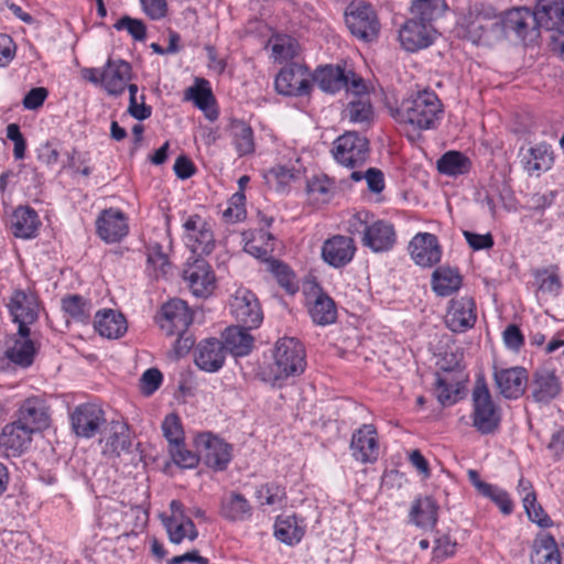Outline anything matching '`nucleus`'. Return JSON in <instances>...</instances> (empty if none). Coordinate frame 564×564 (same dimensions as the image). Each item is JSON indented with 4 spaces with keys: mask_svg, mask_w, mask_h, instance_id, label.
Here are the masks:
<instances>
[{
    "mask_svg": "<svg viewBox=\"0 0 564 564\" xmlns=\"http://www.w3.org/2000/svg\"><path fill=\"white\" fill-rule=\"evenodd\" d=\"M273 361L263 367L259 376L272 386H280L290 377L302 375L306 367L305 349L293 337L280 338L273 349Z\"/></svg>",
    "mask_w": 564,
    "mask_h": 564,
    "instance_id": "obj_2",
    "label": "nucleus"
},
{
    "mask_svg": "<svg viewBox=\"0 0 564 564\" xmlns=\"http://www.w3.org/2000/svg\"><path fill=\"white\" fill-rule=\"evenodd\" d=\"M468 479L477 491L495 502L503 514H510L512 512L513 503L506 490L482 481L478 473L474 469L468 470Z\"/></svg>",
    "mask_w": 564,
    "mask_h": 564,
    "instance_id": "obj_29",
    "label": "nucleus"
},
{
    "mask_svg": "<svg viewBox=\"0 0 564 564\" xmlns=\"http://www.w3.org/2000/svg\"><path fill=\"white\" fill-rule=\"evenodd\" d=\"M294 176V170L284 165L273 166L264 174L267 184L278 192L284 191Z\"/></svg>",
    "mask_w": 564,
    "mask_h": 564,
    "instance_id": "obj_55",
    "label": "nucleus"
},
{
    "mask_svg": "<svg viewBox=\"0 0 564 564\" xmlns=\"http://www.w3.org/2000/svg\"><path fill=\"white\" fill-rule=\"evenodd\" d=\"M185 96L187 99H192L195 106L205 112L207 119L210 121L217 119L218 112L213 107L215 98L206 79H196L195 85L186 89Z\"/></svg>",
    "mask_w": 564,
    "mask_h": 564,
    "instance_id": "obj_37",
    "label": "nucleus"
},
{
    "mask_svg": "<svg viewBox=\"0 0 564 564\" xmlns=\"http://www.w3.org/2000/svg\"><path fill=\"white\" fill-rule=\"evenodd\" d=\"M170 454L173 462L182 468H195L200 459L199 453L187 449L184 442L170 447Z\"/></svg>",
    "mask_w": 564,
    "mask_h": 564,
    "instance_id": "obj_58",
    "label": "nucleus"
},
{
    "mask_svg": "<svg viewBox=\"0 0 564 564\" xmlns=\"http://www.w3.org/2000/svg\"><path fill=\"white\" fill-rule=\"evenodd\" d=\"M267 270L273 274L276 282L289 293H295L297 286L294 282V273L280 260L267 259Z\"/></svg>",
    "mask_w": 564,
    "mask_h": 564,
    "instance_id": "obj_52",
    "label": "nucleus"
},
{
    "mask_svg": "<svg viewBox=\"0 0 564 564\" xmlns=\"http://www.w3.org/2000/svg\"><path fill=\"white\" fill-rule=\"evenodd\" d=\"M459 383L454 382L452 379L436 376L435 391L437 400L442 405H451L457 402L459 393Z\"/></svg>",
    "mask_w": 564,
    "mask_h": 564,
    "instance_id": "obj_53",
    "label": "nucleus"
},
{
    "mask_svg": "<svg viewBox=\"0 0 564 564\" xmlns=\"http://www.w3.org/2000/svg\"><path fill=\"white\" fill-rule=\"evenodd\" d=\"M413 261L421 267H432L440 262L442 250L437 237L430 232L416 234L409 243Z\"/></svg>",
    "mask_w": 564,
    "mask_h": 564,
    "instance_id": "obj_18",
    "label": "nucleus"
},
{
    "mask_svg": "<svg viewBox=\"0 0 564 564\" xmlns=\"http://www.w3.org/2000/svg\"><path fill=\"white\" fill-rule=\"evenodd\" d=\"M554 162L551 145L539 143L530 149L521 156V164L530 175H540L542 172L549 171Z\"/></svg>",
    "mask_w": 564,
    "mask_h": 564,
    "instance_id": "obj_28",
    "label": "nucleus"
},
{
    "mask_svg": "<svg viewBox=\"0 0 564 564\" xmlns=\"http://www.w3.org/2000/svg\"><path fill=\"white\" fill-rule=\"evenodd\" d=\"M219 513L227 521L243 522L252 517V507L243 495L230 491L221 498Z\"/></svg>",
    "mask_w": 564,
    "mask_h": 564,
    "instance_id": "obj_27",
    "label": "nucleus"
},
{
    "mask_svg": "<svg viewBox=\"0 0 564 564\" xmlns=\"http://www.w3.org/2000/svg\"><path fill=\"white\" fill-rule=\"evenodd\" d=\"M345 117L355 123L370 122L373 117L372 106L368 96L354 97L345 109Z\"/></svg>",
    "mask_w": 564,
    "mask_h": 564,
    "instance_id": "obj_48",
    "label": "nucleus"
},
{
    "mask_svg": "<svg viewBox=\"0 0 564 564\" xmlns=\"http://www.w3.org/2000/svg\"><path fill=\"white\" fill-rule=\"evenodd\" d=\"M274 535L279 541L288 545H294L302 540L304 529L299 524L295 516H280L275 520Z\"/></svg>",
    "mask_w": 564,
    "mask_h": 564,
    "instance_id": "obj_42",
    "label": "nucleus"
},
{
    "mask_svg": "<svg viewBox=\"0 0 564 564\" xmlns=\"http://www.w3.org/2000/svg\"><path fill=\"white\" fill-rule=\"evenodd\" d=\"M350 449L352 457L362 463H372L379 455L377 430L372 424H364L351 437Z\"/></svg>",
    "mask_w": 564,
    "mask_h": 564,
    "instance_id": "obj_17",
    "label": "nucleus"
},
{
    "mask_svg": "<svg viewBox=\"0 0 564 564\" xmlns=\"http://www.w3.org/2000/svg\"><path fill=\"white\" fill-rule=\"evenodd\" d=\"M62 308L72 318L86 322L90 317L93 305L83 296L74 294L62 299Z\"/></svg>",
    "mask_w": 564,
    "mask_h": 564,
    "instance_id": "obj_49",
    "label": "nucleus"
},
{
    "mask_svg": "<svg viewBox=\"0 0 564 564\" xmlns=\"http://www.w3.org/2000/svg\"><path fill=\"white\" fill-rule=\"evenodd\" d=\"M193 322V315L186 302L173 299L161 307L160 327L167 336L185 334Z\"/></svg>",
    "mask_w": 564,
    "mask_h": 564,
    "instance_id": "obj_10",
    "label": "nucleus"
},
{
    "mask_svg": "<svg viewBox=\"0 0 564 564\" xmlns=\"http://www.w3.org/2000/svg\"><path fill=\"white\" fill-rule=\"evenodd\" d=\"M350 178L355 182L366 180L368 189L372 193H381L384 188L383 173L376 167H370L365 173L354 171L350 174Z\"/></svg>",
    "mask_w": 564,
    "mask_h": 564,
    "instance_id": "obj_57",
    "label": "nucleus"
},
{
    "mask_svg": "<svg viewBox=\"0 0 564 564\" xmlns=\"http://www.w3.org/2000/svg\"><path fill=\"white\" fill-rule=\"evenodd\" d=\"M313 79L323 91L330 94L343 89L347 84L345 69L333 65L319 67L315 72Z\"/></svg>",
    "mask_w": 564,
    "mask_h": 564,
    "instance_id": "obj_39",
    "label": "nucleus"
},
{
    "mask_svg": "<svg viewBox=\"0 0 564 564\" xmlns=\"http://www.w3.org/2000/svg\"><path fill=\"white\" fill-rule=\"evenodd\" d=\"M227 352L221 340L208 338L202 340L195 348L194 360L196 366L207 372L218 371L225 362Z\"/></svg>",
    "mask_w": 564,
    "mask_h": 564,
    "instance_id": "obj_23",
    "label": "nucleus"
},
{
    "mask_svg": "<svg viewBox=\"0 0 564 564\" xmlns=\"http://www.w3.org/2000/svg\"><path fill=\"white\" fill-rule=\"evenodd\" d=\"M332 154L338 164L356 169L369 156V141L357 132H345L333 142Z\"/></svg>",
    "mask_w": 564,
    "mask_h": 564,
    "instance_id": "obj_6",
    "label": "nucleus"
},
{
    "mask_svg": "<svg viewBox=\"0 0 564 564\" xmlns=\"http://www.w3.org/2000/svg\"><path fill=\"white\" fill-rule=\"evenodd\" d=\"M248 327L243 325L231 326L224 332V346L226 352L230 351L234 356H247L253 347V337L248 333Z\"/></svg>",
    "mask_w": 564,
    "mask_h": 564,
    "instance_id": "obj_36",
    "label": "nucleus"
},
{
    "mask_svg": "<svg viewBox=\"0 0 564 564\" xmlns=\"http://www.w3.org/2000/svg\"><path fill=\"white\" fill-rule=\"evenodd\" d=\"M389 110L395 121L419 131L436 129L444 115L441 99L427 88L408 93L398 106Z\"/></svg>",
    "mask_w": 564,
    "mask_h": 564,
    "instance_id": "obj_1",
    "label": "nucleus"
},
{
    "mask_svg": "<svg viewBox=\"0 0 564 564\" xmlns=\"http://www.w3.org/2000/svg\"><path fill=\"white\" fill-rule=\"evenodd\" d=\"M307 193L319 203H328L335 193L334 182L326 175L314 176L307 182Z\"/></svg>",
    "mask_w": 564,
    "mask_h": 564,
    "instance_id": "obj_51",
    "label": "nucleus"
},
{
    "mask_svg": "<svg viewBox=\"0 0 564 564\" xmlns=\"http://www.w3.org/2000/svg\"><path fill=\"white\" fill-rule=\"evenodd\" d=\"M231 133L236 151L240 156L254 151L253 132L250 126L243 121H234L231 124Z\"/></svg>",
    "mask_w": 564,
    "mask_h": 564,
    "instance_id": "obj_47",
    "label": "nucleus"
},
{
    "mask_svg": "<svg viewBox=\"0 0 564 564\" xmlns=\"http://www.w3.org/2000/svg\"><path fill=\"white\" fill-rule=\"evenodd\" d=\"M533 13L539 29L556 33L564 24V0H538Z\"/></svg>",
    "mask_w": 564,
    "mask_h": 564,
    "instance_id": "obj_26",
    "label": "nucleus"
},
{
    "mask_svg": "<svg viewBox=\"0 0 564 564\" xmlns=\"http://www.w3.org/2000/svg\"><path fill=\"white\" fill-rule=\"evenodd\" d=\"M462 285V276L456 269L440 267L433 272L432 288L440 296H448Z\"/></svg>",
    "mask_w": 564,
    "mask_h": 564,
    "instance_id": "obj_41",
    "label": "nucleus"
},
{
    "mask_svg": "<svg viewBox=\"0 0 564 564\" xmlns=\"http://www.w3.org/2000/svg\"><path fill=\"white\" fill-rule=\"evenodd\" d=\"M162 431L167 440L170 447L184 442V432L181 420L177 414L170 413L162 422Z\"/></svg>",
    "mask_w": 564,
    "mask_h": 564,
    "instance_id": "obj_56",
    "label": "nucleus"
},
{
    "mask_svg": "<svg viewBox=\"0 0 564 564\" xmlns=\"http://www.w3.org/2000/svg\"><path fill=\"white\" fill-rule=\"evenodd\" d=\"M184 279L192 293L198 297H206L216 288L215 275L210 265L204 259H196L184 270Z\"/></svg>",
    "mask_w": 564,
    "mask_h": 564,
    "instance_id": "obj_20",
    "label": "nucleus"
},
{
    "mask_svg": "<svg viewBox=\"0 0 564 564\" xmlns=\"http://www.w3.org/2000/svg\"><path fill=\"white\" fill-rule=\"evenodd\" d=\"M162 373L155 368L145 370L141 377L142 391L145 394H152L162 383Z\"/></svg>",
    "mask_w": 564,
    "mask_h": 564,
    "instance_id": "obj_64",
    "label": "nucleus"
},
{
    "mask_svg": "<svg viewBox=\"0 0 564 564\" xmlns=\"http://www.w3.org/2000/svg\"><path fill=\"white\" fill-rule=\"evenodd\" d=\"M438 505L431 496L420 497L414 500L411 510V521L423 529H432L437 522Z\"/></svg>",
    "mask_w": 564,
    "mask_h": 564,
    "instance_id": "obj_33",
    "label": "nucleus"
},
{
    "mask_svg": "<svg viewBox=\"0 0 564 564\" xmlns=\"http://www.w3.org/2000/svg\"><path fill=\"white\" fill-rule=\"evenodd\" d=\"M169 539L174 544H180L185 538L194 541L198 536V531L191 519L181 522H165Z\"/></svg>",
    "mask_w": 564,
    "mask_h": 564,
    "instance_id": "obj_54",
    "label": "nucleus"
},
{
    "mask_svg": "<svg viewBox=\"0 0 564 564\" xmlns=\"http://www.w3.org/2000/svg\"><path fill=\"white\" fill-rule=\"evenodd\" d=\"M299 44L290 36H278L272 44V54L275 59L288 61L297 53Z\"/></svg>",
    "mask_w": 564,
    "mask_h": 564,
    "instance_id": "obj_59",
    "label": "nucleus"
},
{
    "mask_svg": "<svg viewBox=\"0 0 564 564\" xmlns=\"http://www.w3.org/2000/svg\"><path fill=\"white\" fill-rule=\"evenodd\" d=\"M346 24L351 34L356 37L371 42L378 37L380 23L372 6L360 1L348 7L346 13Z\"/></svg>",
    "mask_w": 564,
    "mask_h": 564,
    "instance_id": "obj_7",
    "label": "nucleus"
},
{
    "mask_svg": "<svg viewBox=\"0 0 564 564\" xmlns=\"http://www.w3.org/2000/svg\"><path fill=\"white\" fill-rule=\"evenodd\" d=\"M446 9L444 0H412L411 15L432 24Z\"/></svg>",
    "mask_w": 564,
    "mask_h": 564,
    "instance_id": "obj_45",
    "label": "nucleus"
},
{
    "mask_svg": "<svg viewBox=\"0 0 564 564\" xmlns=\"http://www.w3.org/2000/svg\"><path fill=\"white\" fill-rule=\"evenodd\" d=\"M275 89L284 96H305L311 91L308 69L300 64L283 67L275 76Z\"/></svg>",
    "mask_w": 564,
    "mask_h": 564,
    "instance_id": "obj_11",
    "label": "nucleus"
},
{
    "mask_svg": "<svg viewBox=\"0 0 564 564\" xmlns=\"http://www.w3.org/2000/svg\"><path fill=\"white\" fill-rule=\"evenodd\" d=\"M500 17L496 14L485 15L478 13L470 23V31L477 32L479 40L490 41L492 39H500Z\"/></svg>",
    "mask_w": 564,
    "mask_h": 564,
    "instance_id": "obj_46",
    "label": "nucleus"
},
{
    "mask_svg": "<svg viewBox=\"0 0 564 564\" xmlns=\"http://www.w3.org/2000/svg\"><path fill=\"white\" fill-rule=\"evenodd\" d=\"M23 425L35 426L36 429L46 426L48 416L43 402L37 398L26 399L19 409V417Z\"/></svg>",
    "mask_w": 564,
    "mask_h": 564,
    "instance_id": "obj_40",
    "label": "nucleus"
},
{
    "mask_svg": "<svg viewBox=\"0 0 564 564\" xmlns=\"http://www.w3.org/2000/svg\"><path fill=\"white\" fill-rule=\"evenodd\" d=\"M99 237L108 242L120 241L128 235L129 226L124 214L119 209H105L96 221Z\"/></svg>",
    "mask_w": 564,
    "mask_h": 564,
    "instance_id": "obj_21",
    "label": "nucleus"
},
{
    "mask_svg": "<svg viewBox=\"0 0 564 564\" xmlns=\"http://www.w3.org/2000/svg\"><path fill=\"white\" fill-rule=\"evenodd\" d=\"M6 307L14 324L18 325L17 335L31 336L30 326L36 323L40 313V303L36 295L24 290H14L6 300Z\"/></svg>",
    "mask_w": 564,
    "mask_h": 564,
    "instance_id": "obj_4",
    "label": "nucleus"
},
{
    "mask_svg": "<svg viewBox=\"0 0 564 564\" xmlns=\"http://www.w3.org/2000/svg\"><path fill=\"white\" fill-rule=\"evenodd\" d=\"M473 426L481 434L494 433L500 424V414L484 378H478L473 389Z\"/></svg>",
    "mask_w": 564,
    "mask_h": 564,
    "instance_id": "obj_3",
    "label": "nucleus"
},
{
    "mask_svg": "<svg viewBox=\"0 0 564 564\" xmlns=\"http://www.w3.org/2000/svg\"><path fill=\"white\" fill-rule=\"evenodd\" d=\"M131 438L127 424L112 421L109 427V434L105 438L102 453L108 457H119L122 453L129 451Z\"/></svg>",
    "mask_w": 564,
    "mask_h": 564,
    "instance_id": "obj_32",
    "label": "nucleus"
},
{
    "mask_svg": "<svg viewBox=\"0 0 564 564\" xmlns=\"http://www.w3.org/2000/svg\"><path fill=\"white\" fill-rule=\"evenodd\" d=\"M7 138L14 143L13 156L21 160L25 155L26 143L17 123H10L7 127Z\"/></svg>",
    "mask_w": 564,
    "mask_h": 564,
    "instance_id": "obj_62",
    "label": "nucleus"
},
{
    "mask_svg": "<svg viewBox=\"0 0 564 564\" xmlns=\"http://www.w3.org/2000/svg\"><path fill=\"white\" fill-rule=\"evenodd\" d=\"M256 498L261 506H282L286 499L285 488L276 482H267L257 488Z\"/></svg>",
    "mask_w": 564,
    "mask_h": 564,
    "instance_id": "obj_50",
    "label": "nucleus"
},
{
    "mask_svg": "<svg viewBox=\"0 0 564 564\" xmlns=\"http://www.w3.org/2000/svg\"><path fill=\"white\" fill-rule=\"evenodd\" d=\"M355 252L354 239L344 235H335L326 239L322 246V259L335 269L346 267L352 260Z\"/></svg>",
    "mask_w": 564,
    "mask_h": 564,
    "instance_id": "obj_16",
    "label": "nucleus"
},
{
    "mask_svg": "<svg viewBox=\"0 0 564 564\" xmlns=\"http://www.w3.org/2000/svg\"><path fill=\"white\" fill-rule=\"evenodd\" d=\"M94 327L102 337L119 338L127 332V322L121 313L105 310L96 313Z\"/></svg>",
    "mask_w": 564,
    "mask_h": 564,
    "instance_id": "obj_31",
    "label": "nucleus"
},
{
    "mask_svg": "<svg viewBox=\"0 0 564 564\" xmlns=\"http://www.w3.org/2000/svg\"><path fill=\"white\" fill-rule=\"evenodd\" d=\"M361 242L376 253L391 250L395 243L393 225L386 220L373 221L366 229L365 235L361 237Z\"/></svg>",
    "mask_w": 564,
    "mask_h": 564,
    "instance_id": "obj_25",
    "label": "nucleus"
},
{
    "mask_svg": "<svg viewBox=\"0 0 564 564\" xmlns=\"http://www.w3.org/2000/svg\"><path fill=\"white\" fill-rule=\"evenodd\" d=\"M494 377L500 394L506 399H518L525 391L528 371L522 367L496 370Z\"/></svg>",
    "mask_w": 564,
    "mask_h": 564,
    "instance_id": "obj_24",
    "label": "nucleus"
},
{
    "mask_svg": "<svg viewBox=\"0 0 564 564\" xmlns=\"http://www.w3.org/2000/svg\"><path fill=\"white\" fill-rule=\"evenodd\" d=\"M131 78V66L122 59H108L100 73V84L111 96L121 95Z\"/></svg>",
    "mask_w": 564,
    "mask_h": 564,
    "instance_id": "obj_22",
    "label": "nucleus"
},
{
    "mask_svg": "<svg viewBox=\"0 0 564 564\" xmlns=\"http://www.w3.org/2000/svg\"><path fill=\"white\" fill-rule=\"evenodd\" d=\"M143 12L152 20H160L167 13L166 0H140Z\"/></svg>",
    "mask_w": 564,
    "mask_h": 564,
    "instance_id": "obj_63",
    "label": "nucleus"
},
{
    "mask_svg": "<svg viewBox=\"0 0 564 564\" xmlns=\"http://www.w3.org/2000/svg\"><path fill=\"white\" fill-rule=\"evenodd\" d=\"M41 221L31 207H18L11 217V230L17 238L31 239L36 236Z\"/></svg>",
    "mask_w": 564,
    "mask_h": 564,
    "instance_id": "obj_30",
    "label": "nucleus"
},
{
    "mask_svg": "<svg viewBox=\"0 0 564 564\" xmlns=\"http://www.w3.org/2000/svg\"><path fill=\"white\" fill-rule=\"evenodd\" d=\"M532 564H561V555L555 539L549 533L536 536L531 554Z\"/></svg>",
    "mask_w": 564,
    "mask_h": 564,
    "instance_id": "obj_38",
    "label": "nucleus"
},
{
    "mask_svg": "<svg viewBox=\"0 0 564 564\" xmlns=\"http://www.w3.org/2000/svg\"><path fill=\"white\" fill-rule=\"evenodd\" d=\"M115 29L120 30H127L128 33L135 40V41H144L147 36V28L143 21L139 19H133L129 15H124L121 19H119L115 23Z\"/></svg>",
    "mask_w": 564,
    "mask_h": 564,
    "instance_id": "obj_60",
    "label": "nucleus"
},
{
    "mask_svg": "<svg viewBox=\"0 0 564 564\" xmlns=\"http://www.w3.org/2000/svg\"><path fill=\"white\" fill-rule=\"evenodd\" d=\"M475 302L469 296L453 299L445 315L446 326L454 333H464L476 323Z\"/></svg>",
    "mask_w": 564,
    "mask_h": 564,
    "instance_id": "obj_19",
    "label": "nucleus"
},
{
    "mask_svg": "<svg viewBox=\"0 0 564 564\" xmlns=\"http://www.w3.org/2000/svg\"><path fill=\"white\" fill-rule=\"evenodd\" d=\"M436 36L434 26L411 15L399 31V39L404 50L415 52L430 46Z\"/></svg>",
    "mask_w": 564,
    "mask_h": 564,
    "instance_id": "obj_14",
    "label": "nucleus"
},
{
    "mask_svg": "<svg viewBox=\"0 0 564 564\" xmlns=\"http://www.w3.org/2000/svg\"><path fill=\"white\" fill-rule=\"evenodd\" d=\"M231 313L238 323L249 329L257 328L263 318L259 301L254 293L239 289L230 302Z\"/></svg>",
    "mask_w": 564,
    "mask_h": 564,
    "instance_id": "obj_12",
    "label": "nucleus"
},
{
    "mask_svg": "<svg viewBox=\"0 0 564 564\" xmlns=\"http://www.w3.org/2000/svg\"><path fill=\"white\" fill-rule=\"evenodd\" d=\"M184 241L195 254H209L215 248V237L209 223L199 215H189L184 224Z\"/></svg>",
    "mask_w": 564,
    "mask_h": 564,
    "instance_id": "obj_9",
    "label": "nucleus"
},
{
    "mask_svg": "<svg viewBox=\"0 0 564 564\" xmlns=\"http://www.w3.org/2000/svg\"><path fill=\"white\" fill-rule=\"evenodd\" d=\"M538 290L543 293H557L560 290L561 283L557 274L549 273L547 270H538L534 273Z\"/></svg>",
    "mask_w": 564,
    "mask_h": 564,
    "instance_id": "obj_61",
    "label": "nucleus"
},
{
    "mask_svg": "<svg viewBox=\"0 0 564 564\" xmlns=\"http://www.w3.org/2000/svg\"><path fill=\"white\" fill-rule=\"evenodd\" d=\"M561 391L557 377L547 370H538L532 383V397L534 401L547 403Z\"/></svg>",
    "mask_w": 564,
    "mask_h": 564,
    "instance_id": "obj_35",
    "label": "nucleus"
},
{
    "mask_svg": "<svg viewBox=\"0 0 564 564\" xmlns=\"http://www.w3.org/2000/svg\"><path fill=\"white\" fill-rule=\"evenodd\" d=\"M499 34L508 40L533 42L540 35L536 17L528 8H514L500 15Z\"/></svg>",
    "mask_w": 564,
    "mask_h": 564,
    "instance_id": "obj_5",
    "label": "nucleus"
},
{
    "mask_svg": "<svg viewBox=\"0 0 564 564\" xmlns=\"http://www.w3.org/2000/svg\"><path fill=\"white\" fill-rule=\"evenodd\" d=\"M470 165L469 159L457 151H448L437 161L438 172L448 176L466 174L469 172Z\"/></svg>",
    "mask_w": 564,
    "mask_h": 564,
    "instance_id": "obj_44",
    "label": "nucleus"
},
{
    "mask_svg": "<svg viewBox=\"0 0 564 564\" xmlns=\"http://www.w3.org/2000/svg\"><path fill=\"white\" fill-rule=\"evenodd\" d=\"M74 433L79 437L91 438L106 423L104 410L94 403H85L75 408L70 414Z\"/></svg>",
    "mask_w": 564,
    "mask_h": 564,
    "instance_id": "obj_13",
    "label": "nucleus"
},
{
    "mask_svg": "<svg viewBox=\"0 0 564 564\" xmlns=\"http://www.w3.org/2000/svg\"><path fill=\"white\" fill-rule=\"evenodd\" d=\"M37 347L31 336H14L13 343L6 350V357L21 368H29L35 358Z\"/></svg>",
    "mask_w": 564,
    "mask_h": 564,
    "instance_id": "obj_34",
    "label": "nucleus"
},
{
    "mask_svg": "<svg viewBox=\"0 0 564 564\" xmlns=\"http://www.w3.org/2000/svg\"><path fill=\"white\" fill-rule=\"evenodd\" d=\"M194 443L205 465L217 471L228 467L232 458L230 444L208 432L198 434Z\"/></svg>",
    "mask_w": 564,
    "mask_h": 564,
    "instance_id": "obj_8",
    "label": "nucleus"
},
{
    "mask_svg": "<svg viewBox=\"0 0 564 564\" xmlns=\"http://www.w3.org/2000/svg\"><path fill=\"white\" fill-rule=\"evenodd\" d=\"M34 427L23 425L20 421L7 424L0 434V449L7 457L22 455L31 444Z\"/></svg>",
    "mask_w": 564,
    "mask_h": 564,
    "instance_id": "obj_15",
    "label": "nucleus"
},
{
    "mask_svg": "<svg viewBox=\"0 0 564 564\" xmlns=\"http://www.w3.org/2000/svg\"><path fill=\"white\" fill-rule=\"evenodd\" d=\"M308 312L313 322L322 326L334 323L337 317L334 300L322 292L315 297Z\"/></svg>",
    "mask_w": 564,
    "mask_h": 564,
    "instance_id": "obj_43",
    "label": "nucleus"
}]
</instances>
